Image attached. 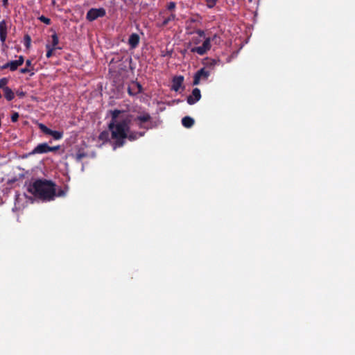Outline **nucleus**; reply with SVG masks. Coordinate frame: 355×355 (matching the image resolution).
I'll list each match as a JSON object with an SVG mask.
<instances>
[{"label":"nucleus","instance_id":"36","mask_svg":"<svg viewBox=\"0 0 355 355\" xmlns=\"http://www.w3.org/2000/svg\"><path fill=\"white\" fill-rule=\"evenodd\" d=\"M33 75H34V73H33V72H31V73H30V76H32Z\"/></svg>","mask_w":355,"mask_h":355},{"label":"nucleus","instance_id":"28","mask_svg":"<svg viewBox=\"0 0 355 355\" xmlns=\"http://www.w3.org/2000/svg\"><path fill=\"white\" fill-rule=\"evenodd\" d=\"M31 39L28 35H26L24 36V45L26 47L28 48L31 45Z\"/></svg>","mask_w":355,"mask_h":355},{"label":"nucleus","instance_id":"9","mask_svg":"<svg viewBox=\"0 0 355 355\" xmlns=\"http://www.w3.org/2000/svg\"><path fill=\"white\" fill-rule=\"evenodd\" d=\"M201 98L200 90L198 88H194L191 95L187 96V101L189 105H193Z\"/></svg>","mask_w":355,"mask_h":355},{"label":"nucleus","instance_id":"37","mask_svg":"<svg viewBox=\"0 0 355 355\" xmlns=\"http://www.w3.org/2000/svg\"><path fill=\"white\" fill-rule=\"evenodd\" d=\"M129 60H130V62H132V58H129Z\"/></svg>","mask_w":355,"mask_h":355},{"label":"nucleus","instance_id":"32","mask_svg":"<svg viewBox=\"0 0 355 355\" xmlns=\"http://www.w3.org/2000/svg\"><path fill=\"white\" fill-rule=\"evenodd\" d=\"M17 64L21 66L23 64L24 62V58L23 55H19V58H18V60H15Z\"/></svg>","mask_w":355,"mask_h":355},{"label":"nucleus","instance_id":"19","mask_svg":"<svg viewBox=\"0 0 355 355\" xmlns=\"http://www.w3.org/2000/svg\"><path fill=\"white\" fill-rule=\"evenodd\" d=\"M38 126L40 130L45 135H50V134L51 133L52 130L46 127L44 124L40 123Z\"/></svg>","mask_w":355,"mask_h":355},{"label":"nucleus","instance_id":"14","mask_svg":"<svg viewBox=\"0 0 355 355\" xmlns=\"http://www.w3.org/2000/svg\"><path fill=\"white\" fill-rule=\"evenodd\" d=\"M194 119L190 116H184L182 119V124L184 127L187 128H191L194 124Z\"/></svg>","mask_w":355,"mask_h":355},{"label":"nucleus","instance_id":"34","mask_svg":"<svg viewBox=\"0 0 355 355\" xmlns=\"http://www.w3.org/2000/svg\"><path fill=\"white\" fill-rule=\"evenodd\" d=\"M189 21L191 22V23H195V22H197L198 20L197 18H190L189 19Z\"/></svg>","mask_w":355,"mask_h":355},{"label":"nucleus","instance_id":"10","mask_svg":"<svg viewBox=\"0 0 355 355\" xmlns=\"http://www.w3.org/2000/svg\"><path fill=\"white\" fill-rule=\"evenodd\" d=\"M183 83H184V76H175L172 80L171 89L175 92H178L180 89V88L182 87V89H184V87L182 86Z\"/></svg>","mask_w":355,"mask_h":355},{"label":"nucleus","instance_id":"27","mask_svg":"<svg viewBox=\"0 0 355 355\" xmlns=\"http://www.w3.org/2000/svg\"><path fill=\"white\" fill-rule=\"evenodd\" d=\"M176 7V3L174 1H171L167 4V10L169 11H173Z\"/></svg>","mask_w":355,"mask_h":355},{"label":"nucleus","instance_id":"3","mask_svg":"<svg viewBox=\"0 0 355 355\" xmlns=\"http://www.w3.org/2000/svg\"><path fill=\"white\" fill-rule=\"evenodd\" d=\"M193 33H196L199 37H203L205 40L201 46L191 47L190 51L193 53H197L199 55H204L211 49V42L217 37V35L215 34L211 37H205V32L201 29H196V31H193ZM192 33L193 32L189 33V34Z\"/></svg>","mask_w":355,"mask_h":355},{"label":"nucleus","instance_id":"26","mask_svg":"<svg viewBox=\"0 0 355 355\" xmlns=\"http://www.w3.org/2000/svg\"><path fill=\"white\" fill-rule=\"evenodd\" d=\"M39 19L46 25H49L51 24V19L44 15L40 16Z\"/></svg>","mask_w":355,"mask_h":355},{"label":"nucleus","instance_id":"31","mask_svg":"<svg viewBox=\"0 0 355 355\" xmlns=\"http://www.w3.org/2000/svg\"><path fill=\"white\" fill-rule=\"evenodd\" d=\"M16 94L21 98H24L25 96H26V92L22 91V90H19L18 89L17 92H16Z\"/></svg>","mask_w":355,"mask_h":355},{"label":"nucleus","instance_id":"25","mask_svg":"<svg viewBox=\"0 0 355 355\" xmlns=\"http://www.w3.org/2000/svg\"><path fill=\"white\" fill-rule=\"evenodd\" d=\"M218 0H205L207 6L209 8H212L215 6Z\"/></svg>","mask_w":355,"mask_h":355},{"label":"nucleus","instance_id":"12","mask_svg":"<svg viewBox=\"0 0 355 355\" xmlns=\"http://www.w3.org/2000/svg\"><path fill=\"white\" fill-rule=\"evenodd\" d=\"M139 36L137 33H132L130 35L128 39V44L131 49H135L139 43Z\"/></svg>","mask_w":355,"mask_h":355},{"label":"nucleus","instance_id":"11","mask_svg":"<svg viewBox=\"0 0 355 355\" xmlns=\"http://www.w3.org/2000/svg\"><path fill=\"white\" fill-rule=\"evenodd\" d=\"M7 37V24L5 20L0 21V41L4 44Z\"/></svg>","mask_w":355,"mask_h":355},{"label":"nucleus","instance_id":"7","mask_svg":"<svg viewBox=\"0 0 355 355\" xmlns=\"http://www.w3.org/2000/svg\"><path fill=\"white\" fill-rule=\"evenodd\" d=\"M210 76V71L202 68L198 70L194 75L193 85H198L201 79L207 80Z\"/></svg>","mask_w":355,"mask_h":355},{"label":"nucleus","instance_id":"23","mask_svg":"<svg viewBox=\"0 0 355 355\" xmlns=\"http://www.w3.org/2000/svg\"><path fill=\"white\" fill-rule=\"evenodd\" d=\"M201 37H193L191 41L189 43L188 46H191L192 44L198 45L201 42Z\"/></svg>","mask_w":355,"mask_h":355},{"label":"nucleus","instance_id":"35","mask_svg":"<svg viewBox=\"0 0 355 355\" xmlns=\"http://www.w3.org/2000/svg\"><path fill=\"white\" fill-rule=\"evenodd\" d=\"M3 5L6 6L8 5V0H3Z\"/></svg>","mask_w":355,"mask_h":355},{"label":"nucleus","instance_id":"4","mask_svg":"<svg viewBox=\"0 0 355 355\" xmlns=\"http://www.w3.org/2000/svg\"><path fill=\"white\" fill-rule=\"evenodd\" d=\"M166 11L162 10L159 13L158 20L157 26L159 28H164L168 25L171 21L176 20V15L171 12L168 17H165Z\"/></svg>","mask_w":355,"mask_h":355},{"label":"nucleus","instance_id":"8","mask_svg":"<svg viewBox=\"0 0 355 355\" xmlns=\"http://www.w3.org/2000/svg\"><path fill=\"white\" fill-rule=\"evenodd\" d=\"M142 92L141 85L137 81H132L128 87V93L134 96Z\"/></svg>","mask_w":355,"mask_h":355},{"label":"nucleus","instance_id":"24","mask_svg":"<svg viewBox=\"0 0 355 355\" xmlns=\"http://www.w3.org/2000/svg\"><path fill=\"white\" fill-rule=\"evenodd\" d=\"M67 192V189H60L58 190L57 193L55 192V196H59V197H63L66 195Z\"/></svg>","mask_w":355,"mask_h":355},{"label":"nucleus","instance_id":"22","mask_svg":"<svg viewBox=\"0 0 355 355\" xmlns=\"http://www.w3.org/2000/svg\"><path fill=\"white\" fill-rule=\"evenodd\" d=\"M8 83V78H2L0 79V89H2L3 90L5 89V88H8L7 84Z\"/></svg>","mask_w":355,"mask_h":355},{"label":"nucleus","instance_id":"29","mask_svg":"<svg viewBox=\"0 0 355 355\" xmlns=\"http://www.w3.org/2000/svg\"><path fill=\"white\" fill-rule=\"evenodd\" d=\"M86 156V155L83 153H78L76 155V160L77 162L81 161L83 158H84Z\"/></svg>","mask_w":355,"mask_h":355},{"label":"nucleus","instance_id":"38","mask_svg":"<svg viewBox=\"0 0 355 355\" xmlns=\"http://www.w3.org/2000/svg\"><path fill=\"white\" fill-rule=\"evenodd\" d=\"M250 2H252L253 0H248Z\"/></svg>","mask_w":355,"mask_h":355},{"label":"nucleus","instance_id":"33","mask_svg":"<svg viewBox=\"0 0 355 355\" xmlns=\"http://www.w3.org/2000/svg\"><path fill=\"white\" fill-rule=\"evenodd\" d=\"M216 63H217V61L216 60H214V59L210 60L209 64L211 66H214Z\"/></svg>","mask_w":355,"mask_h":355},{"label":"nucleus","instance_id":"17","mask_svg":"<svg viewBox=\"0 0 355 355\" xmlns=\"http://www.w3.org/2000/svg\"><path fill=\"white\" fill-rule=\"evenodd\" d=\"M51 38H52V41H51V47L52 48H54V49H60L59 47H57V45L58 44V42H59V39H58V35L56 33H54L51 35Z\"/></svg>","mask_w":355,"mask_h":355},{"label":"nucleus","instance_id":"15","mask_svg":"<svg viewBox=\"0 0 355 355\" xmlns=\"http://www.w3.org/2000/svg\"><path fill=\"white\" fill-rule=\"evenodd\" d=\"M3 91L4 93V97L8 101H11L14 99L15 93L10 87L5 88Z\"/></svg>","mask_w":355,"mask_h":355},{"label":"nucleus","instance_id":"16","mask_svg":"<svg viewBox=\"0 0 355 355\" xmlns=\"http://www.w3.org/2000/svg\"><path fill=\"white\" fill-rule=\"evenodd\" d=\"M26 67L21 68L20 69V73H26L31 72L32 70H33V67L32 66V61L31 60H27L26 61Z\"/></svg>","mask_w":355,"mask_h":355},{"label":"nucleus","instance_id":"1","mask_svg":"<svg viewBox=\"0 0 355 355\" xmlns=\"http://www.w3.org/2000/svg\"><path fill=\"white\" fill-rule=\"evenodd\" d=\"M107 115L110 120L107 124V130L101 132L98 136L99 140L103 142H109L113 149L123 147L126 140L135 141L145 135V132L131 130L130 125L132 121H138V127L140 129L148 130L149 126L146 123L151 120V116L148 112H142L133 118V116L122 110H111Z\"/></svg>","mask_w":355,"mask_h":355},{"label":"nucleus","instance_id":"21","mask_svg":"<svg viewBox=\"0 0 355 355\" xmlns=\"http://www.w3.org/2000/svg\"><path fill=\"white\" fill-rule=\"evenodd\" d=\"M46 48L47 49L46 56L47 58H49L52 56L53 51L56 49L54 48L51 47V45L49 44H47L46 45Z\"/></svg>","mask_w":355,"mask_h":355},{"label":"nucleus","instance_id":"5","mask_svg":"<svg viewBox=\"0 0 355 355\" xmlns=\"http://www.w3.org/2000/svg\"><path fill=\"white\" fill-rule=\"evenodd\" d=\"M60 149V146H49L47 143H42L38 144L29 155L44 154L49 152H55Z\"/></svg>","mask_w":355,"mask_h":355},{"label":"nucleus","instance_id":"13","mask_svg":"<svg viewBox=\"0 0 355 355\" xmlns=\"http://www.w3.org/2000/svg\"><path fill=\"white\" fill-rule=\"evenodd\" d=\"M19 67V65L17 64V62L15 60H12L10 62H6L1 67V69H10L11 71H15L17 69V68Z\"/></svg>","mask_w":355,"mask_h":355},{"label":"nucleus","instance_id":"30","mask_svg":"<svg viewBox=\"0 0 355 355\" xmlns=\"http://www.w3.org/2000/svg\"><path fill=\"white\" fill-rule=\"evenodd\" d=\"M19 114L17 112H14L11 116L12 122H17L19 119Z\"/></svg>","mask_w":355,"mask_h":355},{"label":"nucleus","instance_id":"6","mask_svg":"<svg viewBox=\"0 0 355 355\" xmlns=\"http://www.w3.org/2000/svg\"><path fill=\"white\" fill-rule=\"evenodd\" d=\"M106 15V11L103 8H91L86 15V19L89 21H93L98 17H103Z\"/></svg>","mask_w":355,"mask_h":355},{"label":"nucleus","instance_id":"2","mask_svg":"<svg viewBox=\"0 0 355 355\" xmlns=\"http://www.w3.org/2000/svg\"><path fill=\"white\" fill-rule=\"evenodd\" d=\"M29 193L43 200H52L55 196V184L51 180L37 179L29 183L27 187Z\"/></svg>","mask_w":355,"mask_h":355},{"label":"nucleus","instance_id":"18","mask_svg":"<svg viewBox=\"0 0 355 355\" xmlns=\"http://www.w3.org/2000/svg\"><path fill=\"white\" fill-rule=\"evenodd\" d=\"M50 135L52 136L54 139L59 140L62 138L63 132L57 130H51Z\"/></svg>","mask_w":355,"mask_h":355},{"label":"nucleus","instance_id":"20","mask_svg":"<svg viewBox=\"0 0 355 355\" xmlns=\"http://www.w3.org/2000/svg\"><path fill=\"white\" fill-rule=\"evenodd\" d=\"M38 126L40 130L45 135H50V134L51 133L52 130L46 127L44 124L40 123Z\"/></svg>","mask_w":355,"mask_h":355}]
</instances>
